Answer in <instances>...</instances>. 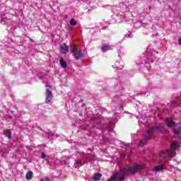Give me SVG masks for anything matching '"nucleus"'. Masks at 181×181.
<instances>
[{"instance_id": "29", "label": "nucleus", "mask_w": 181, "mask_h": 181, "mask_svg": "<svg viewBox=\"0 0 181 181\" xmlns=\"http://www.w3.org/2000/svg\"><path fill=\"white\" fill-rule=\"evenodd\" d=\"M86 131H88L90 129L88 127H86Z\"/></svg>"}, {"instance_id": "8", "label": "nucleus", "mask_w": 181, "mask_h": 181, "mask_svg": "<svg viewBox=\"0 0 181 181\" xmlns=\"http://www.w3.org/2000/svg\"><path fill=\"white\" fill-rule=\"evenodd\" d=\"M175 153L173 150H167L165 151H163L160 153V156L163 159L166 158H173L175 156Z\"/></svg>"}, {"instance_id": "9", "label": "nucleus", "mask_w": 181, "mask_h": 181, "mask_svg": "<svg viewBox=\"0 0 181 181\" xmlns=\"http://www.w3.org/2000/svg\"><path fill=\"white\" fill-rule=\"evenodd\" d=\"M114 69H117V70H122L124 69V62L121 61H116L115 64L112 65Z\"/></svg>"}, {"instance_id": "25", "label": "nucleus", "mask_w": 181, "mask_h": 181, "mask_svg": "<svg viewBox=\"0 0 181 181\" xmlns=\"http://www.w3.org/2000/svg\"><path fill=\"white\" fill-rule=\"evenodd\" d=\"M40 181H50V180L49 179V177H45V178H42Z\"/></svg>"}, {"instance_id": "4", "label": "nucleus", "mask_w": 181, "mask_h": 181, "mask_svg": "<svg viewBox=\"0 0 181 181\" xmlns=\"http://www.w3.org/2000/svg\"><path fill=\"white\" fill-rule=\"evenodd\" d=\"M155 54H158V52L153 51L149 49V47L147 48L146 52V62H145V66H146V63H153V62L156 60V56H155Z\"/></svg>"}, {"instance_id": "15", "label": "nucleus", "mask_w": 181, "mask_h": 181, "mask_svg": "<svg viewBox=\"0 0 181 181\" xmlns=\"http://www.w3.org/2000/svg\"><path fill=\"white\" fill-rule=\"evenodd\" d=\"M179 146H180V143H179V141H173L171 143V148H173V149H177Z\"/></svg>"}, {"instance_id": "23", "label": "nucleus", "mask_w": 181, "mask_h": 181, "mask_svg": "<svg viewBox=\"0 0 181 181\" xmlns=\"http://www.w3.org/2000/svg\"><path fill=\"white\" fill-rule=\"evenodd\" d=\"M141 119L143 120H139V122H141L142 125H145V122L148 121V119L146 117H144V116H141Z\"/></svg>"}, {"instance_id": "17", "label": "nucleus", "mask_w": 181, "mask_h": 181, "mask_svg": "<svg viewBox=\"0 0 181 181\" xmlns=\"http://www.w3.org/2000/svg\"><path fill=\"white\" fill-rule=\"evenodd\" d=\"M163 170V165H157L152 169L153 172H160V170Z\"/></svg>"}, {"instance_id": "6", "label": "nucleus", "mask_w": 181, "mask_h": 181, "mask_svg": "<svg viewBox=\"0 0 181 181\" xmlns=\"http://www.w3.org/2000/svg\"><path fill=\"white\" fill-rule=\"evenodd\" d=\"M70 50L71 53H73V56L76 60H80L84 57V54H83L81 49H79L78 52H76L74 47H73V45H70Z\"/></svg>"}, {"instance_id": "12", "label": "nucleus", "mask_w": 181, "mask_h": 181, "mask_svg": "<svg viewBox=\"0 0 181 181\" xmlns=\"http://www.w3.org/2000/svg\"><path fill=\"white\" fill-rule=\"evenodd\" d=\"M112 11L114 13H116L117 16H118V15H119V12H121V7L114 6L112 7Z\"/></svg>"}, {"instance_id": "24", "label": "nucleus", "mask_w": 181, "mask_h": 181, "mask_svg": "<svg viewBox=\"0 0 181 181\" xmlns=\"http://www.w3.org/2000/svg\"><path fill=\"white\" fill-rule=\"evenodd\" d=\"M124 37H127V38L132 37V33L128 32V33H127V34L124 35Z\"/></svg>"}, {"instance_id": "30", "label": "nucleus", "mask_w": 181, "mask_h": 181, "mask_svg": "<svg viewBox=\"0 0 181 181\" xmlns=\"http://www.w3.org/2000/svg\"><path fill=\"white\" fill-rule=\"evenodd\" d=\"M127 146H129V144H127Z\"/></svg>"}, {"instance_id": "18", "label": "nucleus", "mask_w": 181, "mask_h": 181, "mask_svg": "<svg viewBox=\"0 0 181 181\" xmlns=\"http://www.w3.org/2000/svg\"><path fill=\"white\" fill-rule=\"evenodd\" d=\"M25 177H26V180H30V179H32V177H33V172H32V171H28V172L26 173Z\"/></svg>"}, {"instance_id": "20", "label": "nucleus", "mask_w": 181, "mask_h": 181, "mask_svg": "<svg viewBox=\"0 0 181 181\" xmlns=\"http://www.w3.org/2000/svg\"><path fill=\"white\" fill-rule=\"evenodd\" d=\"M101 174L100 173H96L95 174V175L93 176V180H101Z\"/></svg>"}, {"instance_id": "28", "label": "nucleus", "mask_w": 181, "mask_h": 181, "mask_svg": "<svg viewBox=\"0 0 181 181\" xmlns=\"http://www.w3.org/2000/svg\"><path fill=\"white\" fill-rule=\"evenodd\" d=\"M172 103H173V104H176V101L173 100V101H172Z\"/></svg>"}, {"instance_id": "14", "label": "nucleus", "mask_w": 181, "mask_h": 181, "mask_svg": "<svg viewBox=\"0 0 181 181\" xmlns=\"http://www.w3.org/2000/svg\"><path fill=\"white\" fill-rule=\"evenodd\" d=\"M4 134L5 136H7V138H8V139H11V138H12V132H11V130L6 129L4 131Z\"/></svg>"}, {"instance_id": "1", "label": "nucleus", "mask_w": 181, "mask_h": 181, "mask_svg": "<svg viewBox=\"0 0 181 181\" xmlns=\"http://www.w3.org/2000/svg\"><path fill=\"white\" fill-rule=\"evenodd\" d=\"M89 120H90V124L88 125L89 128H97L98 129H106V131L111 132L115 127V122L109 121L108 123H106L103 127H100V124H101V118L98 117L97 116H88Z\"/></svg>"}, {"instance_id": "27", "label": "nucleus", "mask_w": 181, "mask_h": 181, "mask_svg": "<svg viewBox=\"0 0 181 181\" xmlns=\"http://www.w3.org/2000/svg\"><path fill=\"white\" fill-rule=\"evenodd\" d=\"M117 53H118V54H119V59H121V54H120V53H121V49H119L117 50Z\"/></svg>"}, {"instance_id": "5", "label": "nucleus", "mask_w": 181, "mask_h": 181, "mask_svg": "<svg viewBox=\"0 0 181 181\" xmlns=\"http://www.w3.org/2000/svg\"><path fill=\"white\" fill-rule=\"evenodd\" d=\"M142 169V165H133L132 166H129L126 170V173L127 175H132L134 173H136L139 170Z\"/></svg>"}, {"instance_id": "11", "label": "nucleus", "mask_w": 181, "mask_h": 181, "mask_svg": "<svg viewBox=\"0 0 181 181\" xmlns=\"http://www.w3.org/2000/svg\"><path fill=\"white\" fill-rule=\"evenodd\" d=\"M165 124H167L168 127L170 128H173V127H175L176 123H175V121H173V119L170 117H168L165 121Z\"/></svg>"}, {"instance_id": "19", "label": "nucleus", "mask_w": 181, "mask_h": 181, "mask_svg": "<svg viewBox=\"0 0 181 181\" xmlns=\"http://www.w3.org/2000/svg\"><path fill=\"white\" fill-rule=\"evenodd\" d=\"M180 131H181V127H178L177 128H174L173 130V134H175V135H180Z\"/></svg>"}, {"instance_id": "16", "label": "nucleus", "mask_w": 181, "mask_h": 181, "mask_svg": "<svg viewBox=\"0 0 181 181\" xmlns=\"http://www.w3.org/2000/svg\"><path fill=\"white\" fill-rule=\"evenodd\" d=\"M102 52H108V50H111V47L109 45H104L101 47Z\"/></svg>"}, {"instance_id": "22", "label": "nucleus", "mask_w": 181, "mask_h": 181, "mask_svg": "<svg viewBox=\"0 0 181 181\" xmlns=\"http://www.w3.org/2000/svg\"><path fill=\"white\" fill-rule=\"evenodd\" d=\"M69 23L71 26H76V25H77V21H76L74 18H71L69 21Z\"/></svg>"}, {"instance_id": "7", "label": "nucleus", "mask_w": 181, "mask_h": 181, "mask_svg": "<svg viewBox=\"0 0 181 181\" xmlns=\"http://www.w3.org/2000/svg\"><path fill=\"white\" fill-rule=\"evenodd\" d=\"M46 88H47V91L45 93L46 95V100L45 102L46 103H50L52 101V100L53 99V93H52V86H49L47 85L45 86Z\"/></svg>"}, {"instance_id": "21", "label": "nucleus", "mask_w": 181, "mask_h": 181, "mask_svg": "<svg viewBox=\"0 0 181 181\" xmlns=\"http://www.w3.org/2000/svg\"><path fill=\"white\" fill-rule=\"evenodd\" d=\"M57 136H59V135H54V134L52 132L48 134V139H54V138H57Z\"/></svg>"}, {"instance_id": "13", "label": "nucleus", "mask_w": 181, "mask_h": 181, "mask_svg": "<svg viewBox=\"0 0 181 181\" xmlns=\"http://www.w3.org/2000/svg\"><path fill=\"white\" fill-rule=\"evenodd\" d=\"M59 63L61 64V66L63 67V69H66V67H67V62H66L63 57H61L59 59Z\"/></svg>"}, {"instance_id": "26", "label": "nucleus", "mask_w": 181, "mask_h": 181, "mask_svg": "<svg viewBox=\"0 0 181 181\" xmlns=\"http://www.w3.org/2000/svg\"><path fill=\"white\" fill-rule=\"evenodd\" d=\"M41 158L42 159H45V158H46V154H45V153H42Z\"/></svg>"}, {"instance_id": "10", "label": "nucleus", "mask_w": 181, "mask_h": 181, "mask_svg": "<svg viewBox=\"0 0 181 181\" xmlns=\"http://www.w3.org/2000/svg\"><path fill=\"white\" fill-rule=\"evenodd\" d=\"M59 50L63 54H67L69 53V46L64 43L59 46Z\"/></svg>"}, {"instance_id": "3", "label": "nucleus", "mask_w": 181, "mask_h": 181, "mask_svg": "<svg viewBox=\"0 0 181 181\" xmlns=\"http://www.w3.org/2000/svg\"><path fill=\"white\" fill-rule=\"evenodd\" d=\"M76 156H81V159L75 160L74 166L78 168V166H83L85 163H87L88 160H91L90 154H86L84 152H76Z\"/></svg>"}, {"instance_id": "2", "label": "nucleus", "mask_w": 181, "mask_h": 181, "mask_svg": "<svg viewBox=\"0 0 181 181\" xmlns=\"http://www.w3.org/2000/svg\"><path fill=\"white\" fill-rule=\"evenodd\" d=\"M155 131L163 132V131H165V125L163 124H158L155 127H151L146 132L144 138L142 139L138 144L139 146H144L146 145V142L149 141V139H152V138H153Z\"/></svg>"}]
</instances>
